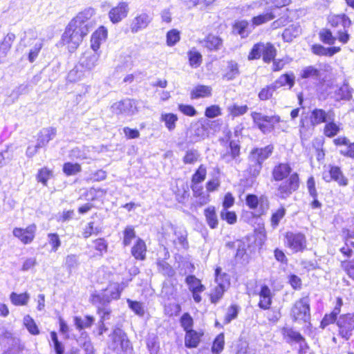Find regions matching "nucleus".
Wrapping results in <instances>:
<instances>
[{
	"instance_id": "nucleus-64",
	"label": "nucleus",
	"mask_w": 354,
	"mask_h": 354,
	"mask_svg": "<svg viewBox=\"0 0 354 354\" xmlns=\"http://www.w3.org/2000/svg\"><path fill=\"white\" fill-rule=\"evenodd\" d=\"M320 39L325 44L333 45L335 41V37L332 35V32L327 29H323L319 32Z\"/></svg>"
},
{
	"instance_id": "nucleus-12",
	"label": "nucleus",
	"mask_w": 354,
	"mask_h": 354,
	"mask_svg": "<svg viewBox=\"0 0 354 354\" xmlns=\"http://www.w3.org/2000/svg\"><path fill=\"white\" fill-rule=\"evenodd\" d=\"M152 16L148 12H142L138 14L131 21L130 25L131 32L132 33H136L147 28L152 21Z\"/></svg>"
},
{
	"instance_id": "nucleus-47",
	"label": "nucleus",
	"mask_w": 354,
	"mask_h": 354,
	"mask_svg": "<svg viewBox=\"0 0 354 354\" xmlns=\"http://www.w3.org/2000/svg\"><path fill=\"white\" fill-rule=\"evenodd\" d=\"M188 58L189 64L193 68L198 67L202 62L201 54L195 49H192L188 52Z\"/></svg>"
},
{
	"instance_id": "nucleus-27",
	"label": "nucleus",
	"mask_w": 354,
	"mask_h": 354,
	"mask_svg": "<svg viewBox=\"0 0 354 354\" xmlns=\"http://www.w3.org/2000/svg\"><path fill=\"white\" fill-rule=\"evenodd\" d=\"M56 135V129L53 127L45 128L40 131L37 144L41 147H45L50 140H53Z\"/></svg>"
},
{
	"instance_id": "nucleus-35",
	"label": "nucleus",
	"mask_w": 354,
	"mask_h": 354,
	"mask_svg": "<svg viewBox=\"0 0 354 354\" xmlns=\"http://www.w3.org/2000/svg\"><path fill=\"white\" fill-rule=\"evenodd\" d=\"M205 216L206 221L212 229H215L218 227V220L216 214L214 207L209 206L205 209Z\"/></svg>"
},
{
	"instance_id": "nucleus-28",
	"label": "nucleus",
	"mask_w": 354,
	"mask_h": 354,
	"mask_svg": "<svg viewBox=\"0 0 354 354\" xmlns=\"http://www.w3.org/2000/svg\"><path fill=\"white\" fill-rule=\"evenodd\" d=\"M147 247L144 241L138 239L131 249L132 255L138 260H144L146 257Z\"/></svg>"
},
{
	"instance_id": "nucleus-1",
	"label": "nucleus",
	"mask_w": 354,
	"mask_h": 354,
	"mask_svg": "<svg viewBox=\"0 0 354 354\" xmlns=\"http://www.w3.org/2000/svg\"><path fill=\"white\" fill-rule=\"evenodd\" d=\"M94 15L95 10L93 8H86L79 12L66 26L62 35V41L71 53L74 52L78 48L83 38L93 28L91 18Z\"/></svg>"
},
{
	"instance_id": "nucleus-60",
	"label": "nucleus",
	"mask_w": 354,
	"mask_h": 354,
	"mask_svg": "<svg viewBox=\"0 0 354 354\" xmlns=\"http://www.w3.org/2000/svg\"><path fill=\"white\" fill-rule=\"evenodd\" d=\"M239 313V307L236 305H232L227 308L223 323L228 324L232 320L236 318Z\"/></svg>"
},
{
	"instance_id": "nucleus-54",
	"label": "nucleus",
	"mask_w": 354,
	"mask_h": 354,
	"mask_svg": "<svg viewBox=\"0 0 354 354\" xmlns=\"http://www.w3.org/2000/svg\"><path fill=\"white\" fill-rule=\"evenodd\" d=\"M80 65L70 71L68 74V80L71 82L81 80L85 75L84 72L80 68Z\"/></svg>"
},
{
	"instance_id": "nucleus-33",
	"label": "nucleus",
	"mask_w": 354,
	"mask_h": 354,
	"mask_svg": "<svg viewBox=\"0 0 354 354\" xmlns=\"http://www.w3.org/2000/svg\"><path fill=\"white\" fill-rule=\"evenodd\" d=\"M15 39V35L11 32L8 33L4 37L3 40L0 43V59L6 56Z\"/></svg>"
},
{
	"instance_id": "nucleus-49",
	"label": "nucleus",
	"mask_w": 354,
	"mask_h": 354,
	"mask_svg": "<svg viewBox=\"0 0 354 354\" xmlns=\"http://www.w3.org/2000/svg\"><path fill=\"white\" fill-rule=\"evenodd\" d=\"M207 169L206 167L203 165H201L196 172L193 174L192 178V183H202L206 177Z\"/></svg>"
},
{
	"instance_id": "nucleus-53",
	"label": "nucleus",
	"mask_w": 354,
	"mask_h": 354,
	"mask_svg": "<svg viewBox=\"0 0 354 354\" xmlns=\"http://www.w3.org/2000/svg\"><path fill=\"white\" fill-rule=\"evenodd\" d=\"M158 270L165 276L172 277L175 274L174 270L172 267L165 261H159L157 263Z\"/></svg>"
},
{
	"instance_id": "nucleus-46",
	"label": "nucleus",
	"mask_w": 354,
	"mask_h": 354,
	"mask_svg": "<svg viewBox=\"0 0 354 354\" xmlns=\"http://www.w3.org/2000/svg\"><path fill=\"white\" fill-rule=\"evenodd\" d=\"M94 320V317L89 315L86 316L84 319H82L80 317H75L74 324L78 330H82L85 328L91 327Z\"/></svg>"
},
{
	"instance_id": "nucleus-18",
	"label": "nucleus",
	"mask_w": 354,
	"mask_h": 354,
	"mask_svg": "<svg viewBox=\"0 0 354 354\" xmlns=\"http://www.w3.org/2000/svg\"><path fill=\"white\" fill-rule=\"evenodd\" d=\"M240 155V146L234 140L229 143V149L225 153L221 154V159L226 163H230L232 160L238 161Z\"/></svg>"
},
{
	"instance_id": "nucleus-25",
	"label": "nucleus",
	"mask_w": 354,
	"mask_h": 354,
	"mask_svg": "<svg viewBox=\"0 0 354 354\" xmlns=\"http://www.w3.org/2000/svg\"><path fill=\"white\" fill-rule=\"evenodd\" d=\"M341 127L342 124L339 122H335V119L329 120L325 123L323 133L327 138H333L340 132Z\"/></svg>"
},
{
	"instance_id": "nucleus-15",
	"label": "nucleus",
	"mask_w": 354,
	"mask_h": 354,
	"mask_svg": "<svg viewBox=\"0 0 354 354\" xmlns=\"http://www.w3.org/2000/svg\"><path fill=\"white\" fill-rule=\"evenodd\" d=\"M36 229V225L32 224L26 228L15 227L12 231V234L24 244H29L35 238Z\"/></svg>"
},
{
	"instance_id": "nucleus-59",
	"label": "nucleus",
	"mask_w": 354,
	"mask_h": 354,
	"mask_svg": "<svg viewBox=\"0 0 354 354\" xmlns=\"http://www.w3.org/2000/svg\"><path fill=\"white\" fill-rule=\"evenodd\" d=\"M275 17V16L270 12L263 15H259L257 17H253L252 23L255 26H259L269 21H271Z\"/></svg>"
},
{
	"instance_id": "nucleus-45",
	"label": "nucleus",
	"mask_w": 354,
	"mask_h": 354,
	"mask_svg": "<svg viewBox=\"0 0 354 354\" xmlns=\"http://www.w3.org/2000/svg\"><path fill=\"white\" fill-rule=\"evenodd\" d=\"M160 120L165 122V127L169 131H172L176 128L178 117L174 113H162L160 117Z\"/></svg>"
},
{
	"instance_id": "nucleus-48",
	"label": "nucleus",
	"mask_w": 354,
	"mask_h": 354,
	"mask_svg": "<svg viewBox=\"0 0 354 354\" xmlns=\"http://www.w3.org/2000/svg\"><path fill=\"white\" fill-rule=\"evenodd\" d=\"M319 76V71L312 66L304 68L301 73V77L304 79L312 78L313 80H317Z\"/></svg>"
},
{
	"instance_id": "nucleus-5",
	"label": "nucleus",
	"mask_w": 354,
	"mask_h": 354,
	"mask_svg": "<svg viewBox=\"0 0 354 354\" xmlns=\"http://www.w3.org/2000/svg\"><path fill=\"white\" fill-rule=\"evenodd\" d=\"M221 268H217L215 270V282L216 286L212 290L210 301L212 304H217L223 297L224 292L230 286L229 276L226 274H221Z\"/></svg>"
},
{
	"instance_id": "nucleus-10",
	"label": "nucleus",
	"mask_w": 354,
	"mask_h": 354,
	"mask_svg": "<svg viewBox=\"0 0 354 354\" xmlns=\"http://www.w3.org/2000/svg\"><path fill=\"white\" fill-rule=\"evenodd\" d=\"M286 245L293 252H302L306 248V239L301 233L288 232L286 234Z\"/></svg>"
},
{
	"instance_id": "nucleus-8",
	"label": "nucleus",
	"mask_w": 354,
	"mask_h": 354,
	"mask_svg": "<svg viewBox=\"0 0 354 354\" xmlns=\"http://www.w3.org/2000/svg\"><path fill=\"white\" fill-rule=\"evenodd\" d=\"M299 187V175L295 172L291 174L289 178L283 181L277 189L276 195L282 199H286Z\"/></svg>"
},
{
	"instance_id": "nucleus-23",
	"label": "nucleus",
	"mask_w": 354,
	"mask_h": 354,
	"mask_svg": "<svg viewBox=\"0 0 354 354\" xmlns=\"http://www.w3.org/2000/svg\"><path fill=\"white\" fill-rule=\"evenodd\" d=\"M353 91V89L348 85V82H344L341 86L335 91V101L350 100L352 98Z\"/></svg>"
},
{
	"instance_id": "nucleus-40",
	"label": "nucleus",
	"mask_w": 354,
	"mask_h": 354,
	"mask_svg": "<svg viewBox=\"0 0 354 354\" xmlns=\"http://www.w3.org/2000/svg\"><path fill=\"white\" fill-rule=\"evenodd\" d=\"M262 48L263 60L266 63H269L273 60L277 53L274 46L270 43H263V47H262Z\"/></svg>"
},
{
	"instance_id": "nucleus-7",
	"label": "nucleus",
	"mask_w": 354,
	"mask_h": 354,
	"mask_svg": "<svg viewBox=\"0 0 354 354\" xmlns=\"http://www.w3.org/2000/svg\"><path fill=\"white\" fill-rule=\"evenodd\" d=\"M308 297L297 301L291 309L290 315L295 322H307L310 319V304Z\"/></svg>"
},
{
	"instance_id": "nucleus-42",
	"label": "nucleus",
	"mask_w": 354,
	"mask_h": 354,
	"mask_svg": "<svg viewBox=\"0 0 354 354\" xmlns=\"http://www.w3.org/2000/svg\"><path fill=\"white\" fill-rule=\"evenodd\" d=\"M200 334L195 330H191L186 333L185 343L188 348H195L200 342Z\"/></svg>"
},
{
	"instance_id": "nucleus-50",
	"label": "nucleus",
	"mask_w": 354,
	"mask_h": 354,
	"mask_svg": "<svg viewBox=\"0 0 354 354\" xmlns=\"http://www.w3.org/2000/svg\"><path fill=\"white\" fill-rule=\"evenodd\" d=\"M24 324L32 335H36L39 333V330L37 324L30 315H26L24 317Z\"/></svg>"
},
{
	"instance_id": "nucleus-2",
	"label": "nucleus",
	"mask_w": 354,
	"mask_h": 354,
	"mask_svg": "<svg viewBox=\"0 0 354 354\" xmlns=\"http://www.w3.org/2000/svg\"><path fill=\"white\" fill-rule=\"evenodd\" d=\"M273 149V146L270 145L263 148H254L250 151L248 171L251 176L259 174L263 162L271 156Z\"/></svg>"
},
{
	"instance_id": "nucleus-43",
	"label": "nucleus",
	"mask_w": 354,
	"mask_h": 354,
	"mask_svg": "<svg viewBox=\"0 0 354 354\" xmlns=\"http://www.w3.org/2000/svg\"><path fill=\"white\" fill-rule=\"evenodd\" d=\"M30 295L27 292L17 294L12 292L10 295V299L15 306H24L26 305L29 301Z\"/></svg>"
},
{
	"instance_id": "nucleus-3",
	"label": "nucleus",
	"mask_w": 354,
	"mask_h": 354,
	"mask_svg": "<svg viewBox=\"0 0 354 354\" xmlns=\"http://www.w3.org/2000/svg\"><path fill=\"white\" fill-rule=\"evenodd\" d=\"M108 347L117 354H131L132 353V346L127 335L118 327L115 328L109 335Z\"/></svg>"
},
{
	"instance_id": "nucleus-30",
	"label": "nucleus",
	"mask_w": 354,
	"mask_h": 354,
	"mask_svg": "<svg viewBox=\"0 0 354 354\" xmlns=\"http://www.w3.org/2000/svg\"><path fill=\"white\" fill-rule=\"evenodd\" d=\"M301 32V28L299 25L292 24L284 30L282 36L286 41L290 42L298 37Z\"/></svg>"
},
{
	"instance_id": "nucleus-62",
	"label": "nucleus",
	"mask_w": 354,
	"mask_h": 354,
	"mask_svg": "<svg viewBox=\"0 0 354 354\" xmlns=\"http://www.w3.org/2000/svg\"><path fill=\"white\" fill-rule=\"evenodd\" d=\"M50 337L53 343V347L56 354H64V346L59 341L57 333L55 331H52L50 333Z\"/></svg>"
},
{
	"instance_id": "nucleus-11",
	"label": "nucleus",
	"mask_w": 354,
	"mask_h": 354,
	"mask_svg": "<svg viewBox=\"0 0 354 354\" xmlns=\"http://www.w3.org/2000/svg\"><path fill=\"white\" fill-rule=\"evenodd\" d=\"M335 119V113L334 110L328 111L323 109L315 108L310 115V122L313 126H317L322 123L327 122L329 120Z\"/></svg>"
},
{
	"instance_id": "nucleus-52",
	"label": "nucleus",
	"mask_w": 354,
	"mask_h": 354,
	"mask_svg": "<svg viewBox=\"0 0 354 354\" xmlns=\"http://www.w3.org/2000/svg\"><path fill=\"white\" fill-rule=\"evenodd\" d=\"M330 22L332 26H337L338 24H341L344 29L351 25V19L344 14L333 17Z\"/></svg>"
},
{
	"instance_id": "nucleus-56",
	"label": "nucleus",
	"mask_w": 354,
	"mask_h": 354,
	"mask_svg": "<svg viewBox=\"0 0 354 354\" xmlns=\"http://www.w3.org/2000/svg\"><path fill=\"white\" fill-rule=\"evenodd\" d=\"M129 307L138 316L142 317L145 315V308L143 304L132 301L130 299L127 300Z\"/></svg>"
},
{
	"instance_id": "nucleus-41",
	"label": "nucleus",
	"mask_w": 354,
	"mask_h": 354,
	"mask_svg": "<svg viewBox=\"0 0 354 354\" xmlns=\"http://www.w3.org/2000/svg\"><path fill=\"white\" fill-rule=\"evenodd\" d=\"M174 234L176 236V239L174 240V245L182 248H187V232L183 229H175Z\"/></svg>"
},
{
	"instance_id": "nucleus-31",
	"label": "nucleus",
	"mask_w": 354,
	"mask_h": 354,
	"mask_svg": "<svg viewBox=\"0 0 354 354\" xmlns=\"http://www.w3.org/2000/svg\"><path fill=\"white\" fill-rule=\"evenodd\" d=\"M89 152L90 151L88 147H77L70 151L69 157L71 159L79 160L91 158Z\"/></svg>"
},
{
	"instance_id": "nucleus-58",
	"label": "nucleus",
	"mask_w": 354,
	"mask_h": 354,
	"mask_svg": "<svg viewBox=\"0 0 354 354\" xmlns=\"http://www.w3.org/2000/svg\"><path fill=\"white\" fill-rule=\"evenodd\" d=\"M48 241L51 245V252H55L61 245V240L56 233H50L48 234Z\"/></svg>"
},
{
	"instance_id": "nucleus-13",
	"label": "nucleus",
	"mask_w": 354,
	"mask_h": 354,
	"mask_svg": "<svg viewBox=\"0 0 354 354\" xmlns=\"http://www.w3.org/2000/svg\"><path fill=\"white\" fill-rule=\"evenodd\" d=\"M129 10L127 2H120L116 6L110 10L109 18L113 24H118L127 17Z\"/></svg>"
},
{
	"instance_id": "nucleus-14",
	"label": "nucleus",
	"mask_w": 354,
	"mask_h": 354,
	"mask_svg": "<svg viewBox=\"0 0 354 354\" xmlns=\"http://www.w3.org/2000/svg\"><path fill=\"white\" fill-rule=\"evenodd\" d=\"M100 54L97 52L86 50L80 58V66L85 71H91L97 66Z\"/></svg>"
},
{
	"instance_id": "nucleus-61",
	"label": "nucleus",
	"mask_w": 354,
	"mask_h": 354,
	"mask_svg": "<svg viewBox=\"0 0 354 354\" xmlns=\"http://www.w3.org/2000/svg\"><path fill=\"white\" fill-rule=\"evenodd\" d=\"M37 35L32 30H28L24 32V36L21 38L20 44L24 47L30 46L32 44V41L35 40Z\"/></svg>"
},
{
	"instance_id": "nucleus-63",
	"label": "nucleus",
	"mask_w": 354,
	"mask_h": 354,
	"mask_svg": "<svg viewBox=\"0 0 354 354\" xmlns=\"http://www.w3.org/2000/svg\"><path fill=\"white\" fill-rule=\"evenodd\" d=\"M262 47H263V43L254 44L248 55V59L249 60H253L260 58L262 55Z\"/></svg>"
},
{
	"instance_id": "nucleus-38",
	"label": "nucleus",
	"mask_w": 354,
	"mask_h": 354,
	"mask_svg": "<svg viewBox=\"0 0 354 354\" xmlns=\"http://www.w3.org/2000/svg\"><path fill=\"white\" fill-rule=\"evenodd\" d=\"M185 281L188 285L189 290L192 292H203L205 289V286L201 283V281L194 275H189L186 277Z\"/></svg>"
},
{
	"instance_id": "nucleus-26",
	"label": "nucleus",
	"mask_w": 354,
	"mask_h": 354,
	"mask_svg": "<svg viewBox=\"0 0 354 354\" xmlns=\"http://www.w3.org/2000/svg\"><path fill=\"white\" fill-rule=\"evenodd\" d=\"M240 74L239 64L234 60H230L227 62V66L225 69V73L223 78L230 81L236 78Z\"/></svg>"
},
{
	"instance_id": "nucleus-16",
	"label": "nucleus",
	"mask_w": 354,
	"mask_h": 354,
	"mask_svg": "<svg viewBox=\"0 0 354 354\" xmlns=\"http://www.w3.org/2000/svg\"><path fill=\"white\" fill-rule=\"evenodd\" d=\"M337 324L339 327V335L346 340L349 339L354 329V324L350 319V315H347V314L341 315Z\"/></svg>"
},
{
	"instance_id": "nucleus-19",
	"label": "nucleus",
	"mask_w": 354,
	"mask_h": 354,
	"mask_svg": "<svg viewBox=\"0 0 354 354\" xmlns=\"http://www.w3.org/2000/svg\"><path fill=\"white\" fill-rule=\"evenodd\" d=\"M292 171V168L288 163H279L272 170V178L276 181H281L286 178Z\"/></svg>"
},
{
	"instance_id": "nucleus-32",
	"label": "nucleus",
	"mask_w": 354,
	"mask_h": 354,
	"mask_svg": "<svg viewBox=\"0 0 354 354\" xmlns=\"http://www.w3.org/2000/svg\"><path fill=\"white\" fill-rule=\"evenodd\" d=\"M276 89L288 85L291 88L295 84V75L292 73H286L281 75L274 82L272 83Z\"/></svg>"
},
{
	"instance_id": "nucleus-57",
	"label": "nucleus",
	"mask_w": 354,
	"mask_h": 354,
	"mask_svg": "<svg viewBox=\"0 0 354 354\" xmlns=\"http://www.w3.org/2000/svg\"><path fill=\"white\" fill-rule=\"evenodd\" d=\"M286 210L283 207H281L279 209L272 213L271 216V225L274 227L278 226L280 221L286 215Z\"/></svg>"
},
{
	"instance_id": "nucleus-21",
	"label": "nucleus",
	"mask_w": 354,
	"mask_h": 354,
	"mask_svg": "<svg viewBox=\"0 0 354 354\" xmlns=\"http://www.w3.org/2000/svg\"><path fill=\"white\" fill-rule=\"evenodd\" d=\"M106 35L107 30L103 26H101L96 31H95L92 34L91 39V50L97 52L100 46L102 41L106 39Z\"/></svg>"
},
{
	"instance_id": "nucleus-51",
	"label": "nucleus",
	"mask_w": 354,
	"mask_h": 354,
	"mask_svg": "<svg viewBox=\"0 0 354 354\" xmlns=\"http://www.w3.org/2000/svg\"><path fill=\"white\" fill-rule=\"evenodd\" d=\"M81 170V165L78 163L66 162L63 166V171L67 176L75 175Z\"/></svg>"
},
{
	"instance_id": "nucleus-29",
	"label": "nucleus",
	"mask_w": 354,
	"mask_h": 354,
	"mask_svg": "<svg viewBox=\"0 0 354 354\" xmlns=\"http://www.w3.org/2000/svg\"><path fill=\"white\" fill-rule=\"evenodd\" d=\"M340 50L339 47L325 48L320 44H315L312 46V51L314 54L319 56L331 57Z\"/></svg>"
},
{
	"instance_id": "nucleus-22",
	"label": "nucleus",
	"mask_w": 354,
	"mask_h": 354,
	"mask_svg": "<svg viewBox=\"0 0 354 354\" xmlns=\"http://www.w3.org/2000/svg\"><path fill=\"white\" fill-rule=\"evenodd\" d=\"M259 295V306L263 310L269 309L272 304L271 290L269 287L266 285L262 286Z\"/></svg>"
},
{
	"instance_id": "nucleus-39",
	"label": "nucleus",
	"mask_w": 354,
	"mask_h": 354,
	"mask_svg": "<svg viewBox=\"0 0 354 354\" xmlns=\"http://www.w3.org/2000/svg\"><path fill=\"white\" fill-rule=\"evenodd\" d=\"M246 205L252 209H254L257 207L260 203L261 207H264L268 209V201L267 199L263 201V198L259 200L258 197L254 194H248L245 198Z\"/></svg>"
},
{
	"instance_id": "nucleus-20",
	"label": "nucleus",
	"mask_w": 354,
	"mask_h": 354,
	"mask_svg": "<svg viewBox=\"0 0 354 354\" xmlns=\"http://www.w3.org/2000/svg\"><path fill=\"white\" fill-rule=\"evenodd\" d=\"M201 44L210 51H216L221 48L223 40L218 36L209 34L203 40L201 41Z\"/></svg>"
},
{
	"instance_id": "nucleus-4",
	"label": "nucleus",
	"mask_w": 354,
	"mask_h": 354,
	"mask_svg": "<svg viewBox=\"0 0 354 354\" xmlns=\"http://www.w3.org/2000/svg\"><path fill=\"white\" fill-rule=\"evenodd\" d=\"M122 290L118 284H113L100 292L92 294L90 301L94 305L106 306L113 299H119Z\"/></svg>"
},
{
	"instance_id": "nucleus-6",
	"label": "nucleus",
	"mask_w": 354,
	"mask_h": 354,
	"mask_svg": "<svg viewBox=\"0 0 354 354\" xmlns=\"http://www.w3.org/2000/svg\"><path fill=\"white\" fill-rule=\"evenodd\" d=\"M211 122L209 120L198 121L192 124L187 132L189 142L196 143L209 136Z\"/></svg>"
},
{
	"instance_id": "nucleus-17",
	"label": "nucleus",
	"mask_w": 354,
	"mask_h": 354,
	"mask_svg": "<svg viewBox=\"0 0 354 354\" xmlns=\"http://www.w3.org/2000/svg\"><path fill=\"white\" fill-rule=\"evenodd\" d=\"M333 143L339 148L340 154L354 159V142H351L346 137H338L333 140Z\"/></svg>"
},
{
	"instance_id": "nucleus-36",
	"label": "nucleus",
	"mask_w": 354,
	"mask_h": 354,
	"mask_svg": "<svg viewBox=\"0 0 354 354\" xmlns=\"http://www.w3.org/2000/svg\"><path fill=\"white\" fill-rule=\"evenodd\" d=\"M282 334L285 337H288L290 339L299 343L300 347H302L301 343H305V339L302 337V335L299 332L293 330L292 328H283Z\"/></svg>"
},
{
	"instance_id": "nucleus-34",
	"label": "nucleus",
	"mask_w": 354,
	"mask_h": 354,
	"mask_svg": "<svg viewBox=\"0 0 354 354\" xmlns=\"http://www.w3.org/2000/svg\"><path fill=\"white\" fill-rule=\"evenodd\" d=\"M212 95V88L209 86L198 85L191 91V98L207 97Z\"/></svg>"
},
{
	"instance_id": "nucleus-44",
	"label": "nucleus",
	"mask_w": 354,
	"mask_h": 354,
	"mask_svg": "<svg viewBox=\"0 0 354 354\" xmlns=\"http://www.w3.org/2000/svg\"><path fill=\"white\" fill-rule=\"evenodd\" d=\"M252 116V118H255L257 121L261 120H264L270 127H272V129H273L275 124L279 123L281 121L279 115L268 116L264 115L260 113H253Z\"/></svg>"
},
{
	"instance_id": "nucleus-24",
	"label": "nucleus",
	"mask_w": 354,
	"mask_h": 354,
	"mask_svg": "<svg viewBox=\"0 0 354 354\" xmlns=\"http://www.w3.org/2000/svg\"><path fill=\"white\" fill-rule=\"evenodd\" d=\"M329 179H327L326 176H324V178L326 181H330V180L332 179L336 181L341 186H346L348 185V179L344 176L339 167L337 166H332L329 170Z\"/></svg>"
},
{
	"instance_id": "nucleus-37",
	"label": "nucleus",
	"mask_w": 354,
	"mask_h": 354,
	"mask_svg": "<svg viewBox=\"0 0 354 354\" xmlns=\"http://www.w3.org/2000/svg\"><path fill=\"white\" fill-rule=\"evenodd\" d=\"M80 264L79 256L73 254H68L65 258L64 265L71 274L77 270Z\"/></svg>"
},
{
	"instance_id": "nucleus-9",
	"label": "nucleus",
	"mask_w": 354,
	"mask_h": 354,
	"mask_svg": "<svg viewBox=\"0 0 354 354\" xmlns=\"http://www.w3.org/2000/svg\"><path fill=\"white\" fill-rule=\"evenodd\" d=\"M112 111L117 115L132 116L138 112V102L135 100L124 99L111 106Z\"/></svg>"
},
{
	"instance_id": "nucleus-55",
	"label": "nucleus",
	"mask_w": 354,
	"mask_h": 354,
	"mask_svg": "<svg viewBox=\"0 0 354 354\" xmlns=\"http://www.w3.org/2000/svg\"><path fill=\"white\" fill-rule=\"evenodd\" d=\"M277 89L275 88V87L274 86V85L272 84L268 85V86H266V87L263 88L260 92L259 93V98L261 100H268L269 99H270L273 95V93L276 91Z\"/></svg>"
}]
</instances>
